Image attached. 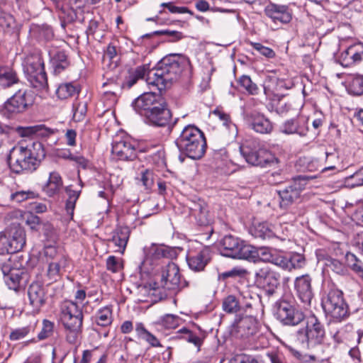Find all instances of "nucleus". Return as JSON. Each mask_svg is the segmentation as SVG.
Returning <instances> with one entry per match:
<instances>
[{"label":"nucleus","instance_id":"864d4df0","mask_svg":"<svg viewBox=\"0 0 363 363\" xmlns=\"http://www.w3.org/2000/svg\"><path fill=\"white\" fill-rule=\"evenodd\" d=\"M87 111L86 102H75L73 104V119L81 121L84 118Z\"/></svg>","mask_w":363,"mask_h":363},{"label":"nucleus","instance_id":"a211bd4d","mask_svg":"<svg viewBox=\"0 0 363 363\" xmlns=\"http://www.w3.org/2000/svg\"><path fill=\"white\" fill-rule=\"evenodd\" d=\"M294 290L301 301L309 306L314 296L311 277L308 274L297 277L294 280Z\"/></svg>","mask_w":363,"mask_h":363},{"label":"nucleus","instance_id":"3c124183","mask_svg":"<svg viewBox=\"0 0 363 363\" xmlns=\"http://www.w3.org/2000/svg\"><path fill=\"white\" fill-rule=\"evenodd\" d=\"M326 265L338 275L343 276L347 273V269L345 265L338 259L330 258L327 260Z\"/></svg>","mask_w":363,"mask_h":363},{"label":"nucleus","instance_id":"de8ad7c7","mask_svg":"<svg viewBox=\"0 0 363 363\" xmlns=\"http://www.w3.org/2000/svg\"><path fill=\"white\" fill-rule=\"evenodd\" d=\"M13 244L10 242L5 232L0 233V255L13 254L17 252L14 250Z\"/></svg>","mask_w":363,"mask_h":363},{"label":"nucleus","instance_id":"ddd939ff","mask_svg":"<svg viewBox=\"0 0 363 363\" xmlns=\"http://www.w3.org/2000/svg\"><path fill=\"white\" fill-rule=\"evenodd\" d=\"M280 277V274L269 266L260 267L255 273V284L269 296L274 294L279 286Z\"/></svg>","mask_w":363,"mask_h":363},{"label":"nucleus","instance_id":"69168bd1","mask_svg":"<svg viewBox=\"0 0 363 363\" xmlns=\"http://www.w3.org/2000/svg\"><path fill=\"white\" fill-rule=\"evenodd\" d=\"M60 18L66 23H72L77 19V13L72 8H62Z\"/></svg>","mask_w":363,"mask_h":363},{"label":"nucleus","instance_id":"ea45409f","mask_svg":"<svg viewBox=\"0 0 363 363\" xmlns=\"http://www.w3.org/2000/svg\"><path fill=\"white\" fill-rule=\"evenodd\" d=\"M21 279V275H20L16 271H11L8 274L4 275L5 284L10 289L15 291H17L19 289Z\"/></svg>","mask_w":363,"mask_h":363},{"label":"nucleus","instance_id":"393cba45","mask_svg":"<svg viewBox=\"0 0 363 363\" xmlns=\"http://www.w3.org/2000/svg\"><path fill=\"white\" fill-rule=\"evenodd\" d=\"M179 248L171 247L162 245L152 244L147 249V257L152 261L159 260L162 258L174 259L178 255Z\"/></svg>","mask_w":363,"mask_h":363},{"label":"nucleus","instance_id":"4be33fe9","mask_svg":"<svg viewBox=\"0 0 363 363\" xmlns=\"http://www.w3.org/2000/svg\"><path fill=\"white\" fill-rule=\"evenodd\" d=\"M123 140H118L115 136V155L118 160H133L136 157L135 147L128 134H123Z\"/></svg>","mask_w":363,"mask_h":363},{"label":"nucleus","instance_id":"9d476101","mask_svg":"<svg viewBox=\"0 0 363 363\" xmlns=\"http://www.w3.org/2000/svg\"><path fill=\"white\" fill-rule=\"evenodd\" d=\"M222 254L228 257L250 259L254 257L253 247L245 244L244 241L232 235L224 236L220 241Z\"/></svg>","mask_w":363,"mask_h":363},{"label":"nucleus","instance_id":"79ce46f5","mask_svg":"<svg viewBox=\"0 0 363 363\" xmlns=\"http://www.w3.org/2000/svg\"><path fill=\"white\" fill-rule=\"evenodd\" d=\"M348 93L353 96H361L363 94V75H357L350 81L348 88Z\"/></svg>","mask_w":363,"mask_h":363},{"label":"nucleus","instance_id":"7ed1b4c3","mask_svg":"<svg viewBox=\"0 0 363 363\" xmlns=\"http://www.w3.org/2000/svg\"><path fill=\"white\" fill-rule=\"evenodd\" d=\"M45 157V151L43 145L35 143L33 145V150L23 146L13 147L7 162L11 170L16 174L32 172L37 169Z\"/></svg>","mask_w":363,"mask_h":363},{"label":"nucleus","instance_id":"0e129e2a","mask_svg":"<svg viewBox=\"0 0 363 363\" xmlns=\"http://www.w3.org/2000/svg\"><path fill=\"white\" fill-rule=\"evenodd\" d=\"M30 332L29 327H23L13 330L9 335V338L12 341H16L25 337Z\"/></svg>","mask_w":363,"mask_h":363},{"label":"nucleus","instance_id":"680f3d73","mask_svg":"<svg viewBox=\"0 0 363 363\" xmlns=\"http://www.w3.org/2000/svg\"><path fill=\"white\" fill-rule=\"evenodd\" d=\"M247 274V271L245 269L240 267H234L233 269L225 272L222 274V277L223 279H227L229 277H244Z\"/></svg>","mask_w":363,"mask_h":363},{"label":"nucleus","instance_id":"f3484780","mask_svg":"<svg viewBox=\"0 0 363 363\" xmlns=\"http://www.w3.org/2000/svg\"><path fill=\"white\" fill-rule=\"evenodd\" d=\"M245 122L249 128L260 134H269L273 130V123L263 113L257 111L246 113Z\"/></svg>","mask_w":363,"mask_h":363},{"label":"nucleus","instance_id":"37998d69","mask_svg":"<svg viewBox=\"0 0 363 363\" xmlns=\"http://www.w3.org/2000/svg\"><path fill=\"white\" fill-rule=\"evenodd\" d=\"M179 332L183 334L182 337V339L189 343L193 344L199 350L203 343V337L186 328L180 329Z\"/></svg>","mask_w":363,"mask_h":363},{"label":"nucleus","instance_id":"c03bdc74","mask_svg":"<svg viewBox=\"0 0 363 363\" xmlns=\"http://www.w3.org/2000/svg\"><path fill=\"white\" fill-rule=\"evenodd\" d=\"M325 157V167L323 169V172L326 170H332L335 169V164L339 162L338 152L333 149L331 151L326 150L323 152Z\"/></svg>","mask_w":363,"mask_h":363},{"label":"nucleus","instance_id":"423d86ee","mask_svg":"<svg viewBox=\"0 0 363 363\" xmlns=\"http://www.w3.org/2000/svg\"><path fill=\"white\" fill-rule=\"evenodd\" d=\"M240 152L245 161L252 166L274 167L280 162L274 153L255 141H246L242 144Z\"/></svg>","mask_w":363,"mask_h":363},{"label":"nucleus","instance_id":"72a5a7b5","mask_svg":"<svg viewBox=\"0 0 363 363\" xmlns=\"http://www.w3.org/2000/svg\"><path fill=\"white\" fill-rule=\"evenodd\" d=\"M62 186V180L60 174L52 172L50 173L49 179L43 189L49 196H52L59 191Z\"/></svg>","mask_w":363,"mask_h":363},{"label":"nucleus","instance_id":"6e6552de","mask_svg":"<svg viewBox=\"0 0 363 363\" xmlns=\"http://www.w3.org/2000/svg\"><path fill=\"white\" fill-rule=\"evenodd\" d=\"M322 307L326 315L335 321L340 322L349 316L348 306L340 290L331 289L323 300Z\"/></svg>","mask_w":363,"mask_h":363},{"label":"nucleus","instance_id":"603ef678","mask_svg":"<svg viewBox=\"0 0 363 363\" xmlns=\"http://www.w3.org/2000/svg\"><path fill=\"white\" fill-rule=\"evenodd\" d=\"M346 259L348 265L355 273L357 274L363 271V263L354 254L350 252L347 253Z\"/></svg>","mask_w":363,"mask_h":363},{"label":"nucleus","instance_id":"58836bf2","mask_svg":"<svg viewBox=\"0 0 363 363\" xmlns=\"http://www.w3.org/2000/svg\"><path fill=\"white\" fill-rule=\"evenodd\" d=\"M289 272L294 269H300L303 268L306 264V259L303 254L294 252L288 255Z\"/></svg>","mask_w":363,"mask_h":363},{"label":"nucleus","instance_id":"5fc2aeb1","mask_svg":"<svg viewBox=\"0 0 363 363\" xmlns=\"http://www.w3.org/2000/svg\"><path fill=\"white\" fill-rule=\"evenodd\" d=\"M38 196V194L33 191H19L11 194V200L21 203L29 199Z\"/></svg>","mask_w":363,"mask_h":363},{"label":"nucleus","instance_id":"20e7f679","mask_svg":"<svg viewBox=\"0 0 363 363\" xmlns=\"http://www.w3.org/2000/svg\"><path fill=\"white\" fill-rule=\"evenodd\" d=\"M175 144L182 154L192 160L201 159L206 152L204 134L194 125H186L176 139Z\"/></svg>","mask_w":363,"mask_h":363},{"label":"nucleus","instance_id":"cd10ccee","mask_svg":"<svg viewBox=\"0 0 363 363\" xmlns=\"http://www.w3.org/2000/svg\"><path fill=\"white\" fill-rule=\"evenodd\" d=\"M30 305L35 309L39 310L45 303V293L43 286L38 282L32 283L28 289Z\"/></svg>","mask_w":363,"mask_h":363},{"label":"nucleus","instance_id":"412c9836","mask_svg":"<svg viewBox=\"0 0 363 363\" xmlns=\"http://www.w3.org/2000/svg\"><path fill=\"white\" fill-rule=\"evenodd\" d=\"M211 260V251L204 247L198 252H189L186 255V261L189 268L194 272L203 271Z\"/></svg>","mask_w":363,"mask_h":363},{"label":"nucleus","instance_id":"1a4fd4ad","mask_svg":"<svg viewBox=\"0 0 363 363\" xmlns=\"http://www.w3.org/2000/svg\"><path fill=\"white\" fill-rule=\"evenodd\" d=\"M24 72L30 85L38 90L48 86V79L44 62L39 55L28 56L24 63Z\"/></svg>","mask_w":363,"mask_h":363},{"label":"nucleus","instance_id":"7c9ffc66","mask_svg":"<svg viewBox=\"0 0 363 363\" xmlns=\"http://www.w3.org/2000/svg\"><path fill=\"white\" fill-rule=\"evenodd\" d=\"M18 82L17 72L12 67L0 66V86L10 87Z\"/></svg>","mask_w":363,"mask_h":363},{"label":"nucleus","instance_id":"a18cd8bd","mask_svg":"<svg viewBox=\"0 0 363 363\" xmlns=\"http://www.w3.org/2000/svg\"><path fill=\"white\" fill-rule=\"evenodd\" d=\"M238 84L250 94L256 95L259 93V87L248 75H242L238 80Z\"/></svg>","mask_w":363,"mask_h":363},{"label":"nucleus","instance_id":"49530a36","mask_svg":"<svg viewBox=\"0 0 363 363\" xmlns=\"http://www.w3.org/2000/svg\"><path fill=\"white\" fill-rule=\"evenodd\" d=\"M96 323L101 326H107L112 323V311L110 308H105L98 312Z\"/></svg>","mask_w":363,"mask_h":363},{"label":"nucleus","instance_id":"5701e85b","mask_svg":"<svg viewBox=\"0 0 363 363\" xmlns=\"http://www.w3.org/2000/svg\"><path fill=\"white\" fill-rule=\"evenodd\" d=\"M281 131L287 135L296 134L304 137L308 131V119L301 117L287 120L281 126Z\"/></svg>","mask_w":363,"mask_h":363},{"label":"nucleus","instance_id":"052dcab7","mask_svg":"<svg viewBox=\"0 0 363 363\" xmlns=\"http://www.w3.org/2000/svg\"><path fill=\"white\" fill-rule=\"evenodd\" d=\"M251 45L255 50L267 58H273L275 56V52L272 49L264 46L261 43H251Z\"/></svg>","mask_w":363,"mask_h":363},{"label":"nucleus","instance_id":"13d9d810","mask_svg":"<svg viewBox=\"0 0 363 363\" xmlns=\"http://www.w3.org/2000/svg\"><path fill=\"white\" fill-rule=\"evenodd\" d=\"M161 7L166 8L172 13H190L193 15V12L190 11L187 7L185 6H177L173 2L162 3Z\"/></svg>","mask_w":363,"mask_h":363},{"label":"nucleus","instance_id":"bb28decb","mask_svg":"<svg viewBox=\"0 0 363 363\" xmlns=\"http://www.w3.org/2000/svg\"><path fill=\"white\" fill-rule=\"evenodd\" d=\"M13 248L17 252L21 250L26 245V233L23 227L18 223H12L5 232Z\"/></svg>","mask_w":363,"mask_h":363},{"label":"nucleus","instance_id":"09e8293b","mask_svg":"<svg viewBox=\"0 0 363 363\" xmlns=\"http://www.w3.org/2000/svg\"><path fill=\"white\" fill-rule=\"evenodd\" d=\"M67 259L65 257H62L57 262H50L48 266V275L50 279H55L60 275V269L65 267Z\"/></svg>","mask_w":363,"mask_h":363},{"label":"nucleus","instance_id":"2f4dec72","mask_svg":"<svg viewBox=\"0 0 363 363\" xmlns=\"http://www.w3.org/2000/svg\"><path fill=\"white\" fill-rule=\"evenodd\" d=\"M80 91L81 88L78 83H62L58 86L56 90V95L60 99H67L78 95Z\"/></svg>","mask_w":363,"mask_h":363},{"label":"nucleus","instance_id":"a19ab883","mask_svg":"<svg viewBox=\"0 0 363 363\" xmlns=\"http://www.w3.org/2000/svg\"><path fill=\"white\" fill-rule=\"evenodd\" d=\"M276 251V250L269 247H260L255 250L253 247L254 257H252L249 260H254L255 258L259 257L264 262L271 263Z\"/></svg>","mask_w":363,"mask_h":363},{"label":"nucleus","instance_id":"a878e982","mask_svg":"<svg viewBox=\"0 0 363 363\" xmlns=\"http://www.w3.org/2000/svg\"><path fill=\"white\" fill-rule=\"evenodd\" d=\"M265 13L274 23H288L292 18L291 11L284 5L271 4L266 8Z\"/></svg>","mask_w":363,"mask_h":363},{"label":"nucleus","instance_id":"4c0bfd02","mask_svg":"<svg viewBox=\"0 0 363 363\" xmlns=\"http://www.w3.org/2000/svg\"><path fill=\"white\" fill-rule=\"evenodd\" d=\"M66 193L68 194L69 198L66 201L65 208L68 215L71 217L74 215V210L75 208V203L79 199L81 191L72 189L71 186H68L65 189Z\"/></svg>","mask_w":363,"mask_h":363},{"label":"nucleus","instance_id":"e433bc0d","mask_svg":"<svg viewBox=\"0 0 363 363\" xmlns=\"http://www.w3.org/2000/svg\"><path fill=\"white\" fill-rule=\"evenodd\" d=\"M240 301L234 295H228L222 303L223 310L227 313H237L240 311Z\"/></svg>","mask_w":363,"mask_h":363},{"label":"nucleus","instance_id":"473e14b6","mask_svg":"<svg viewBox=\"0 0 363 363\" xmlns=\"http://www.w3.org/2000/svg\"><path fill=\"white\" fill-rule=\"evenodd\" d=\"M130 229L127 226H119L116 231L115 246L118 247L115 252L123 254L130 237Z\"/></svg>","mask_w":363,"mask_h":363},{"label":"nucleus","instance_id":"9b49d317","mask_svg":"<svg viewBox=\"0 0 363 363\" xmlns=\"http://www.w3.org/2000/svg\"><path fill=\"white\" fill-rule=\"evenodd\" d=\"M308 180V177L306 176H298L284 188L277 191L281 208L286 209L300 199L301 193L305 189Z\"/></svg>","mask_w":363,"mask_h":363},{"label":"nucleus","instance_id":"0eeeda50","mask_svg":"<svg viewBox=\"0 0 363 363\" xmlns=\"http://www.w3.org/2000/svg\"><path fill=\"white\" fill-rule=\"evenodd\" d=\"M325 337L324 325L314 315L306 318V327L296 333L297 341L303 347L310 349L323 344Z\"/></svg>","mask_w":363,"mask_h":363},{"label":"nucleus","instance_id":"6e6d98bb","mask_svg":"<svg viewBox=\"0 0 363 363\" xmlns=\"http://www.w3.org/2000/svg\"><path fill=\"white\" fill-rule=\"evenodd\" d=\"M53 329L54 323L48 320H44L42 330L38 335V339L41 340L50 337L53 333Z\"/></svg>","mask_w":363,"mask_h":363},{"label":"nucleus","instance_id":"774afa93","mask_svg":"<svg viewBox=\"0 0 363 363\" xmlns=\"http://www.w3.org/2000/svg\"><path fill=\"white\" fill-rule=\"evenodd\" d=\"M156 34L159 35H167L172 38V40H179L184 38L182 33L177 30H171L169 29L162 30L155 32Z\"/></svg>","mask_w":363,"mask_h":363},{"label":"nucleus","instance_id":"c85d7f7f","mask_svg":"<svg viewBox=\"0 0 363 363\" xmlns=\"http://www.w3.org/2000/svg\"><path fill=\"white\" fill-rule=\"evenodd\" d=\"M250 233L256 238L262 240L276 237L275 228L267 222H255L249 230Z\"/></svg>","mask_w":363,"mask_h":363},{"label":"nucleus","instance_id":"4d7b16f0","mask_svg":"<svg viewBox=\"0 0 363 363\" xmlns=\"http://www.w3.org/2000/svg\"><path fill=\"white\" fill-rule=\"evenodd\" d=\"M272 264L279 267V268L288 271L289 269V261L288 256H284L279 254L277 251H276L273 259L271 262Z\"/></svg>","mask_w":363,"mask_h":363},{"label":"nucleus","instance_id":"f8f14e48","mask_svg":"<svg viewBox=\"0 0 363 363\" xmlns=\"http://www.w3.org/2000/svg\"><path fill=\"white\" fill-rule=\"evenodd\" d=\"M277 318L284 325L295 326L305 319L304 313L294 303L281 299L275 303Z\"/></svg>","mask_w":363,"mask_h":363},{"label":"nucleus","instance_id":"c756f323","mask_svg":"<svg viewBox=\"0 0 363 363\" xmlns=\"http://www.w3.org/2000/svg\"><path fill=\"white\" fill-rule=\"evenodd\" d=\"M113 58V46L110 43L107 48V50L104 52L101 63H102V69L104 71L103 74L104 78L106 80V82H104L103 86H106V85L111 84L113 78V68L112 67V62Z\"/></svg>","mask_w":363,"mask_h":363},{"label":"nucleus","instance_id":"aec40b11","mask_svg":"<svg viewBox=\"0 0 363 363\" xmlns=\"http://www.w3.org/2000/svg\"><path fill=\"white\" fill-rule=\"evenodd\" d=\"M233 326L238 335L242 338H247L257 333L258 322L254 315L249 314L236 318Z\"/></svg>","mask_w":363,"mask_h":363},{"label":"nucleus","instance_id":"f03ea898","mask_svg":"<svg viewBox=\"0 0 363 363\" xmlns=\"http://www.w3.org/2000/svg\"><path fill=\"white\" fill-rule=\"evenodd\" d=\"M132 106L153 125L164 126L172 117L166 100L160 93L145 92L132 102Z\"/></svg>","mask_w":363,"mask_h":363},{"label":"nucleus","instance_id":"f257e3e1","mask_svg":"<svg viewBox=\"0 0 363 363\" xmlns=\"http://www.w3.org/2000/svg\"><path fill=\"white\" fill-rule=\"evenodd\" d=\"M189 59L178 54H171L163 57L156 67L150 69L149 65H143L130 70L121 84L123 89L131 88L139 80H143L148 85L157 87L162 91L169 87L173 82L177 81L182 71L189 66Z\"/></svg>","mask_w":363,"mask_h":363},{"label":"nucleus","instance_id":"2eb2a0df","mask_svg":"<svg viewBox=\"0 0 363 363\" xmlns=\"http://www.w3.org/2000/svg\"><path fill=\"white\" fill-rule=\"evenodd\" d=\"M160 284L167 290H176L181 284L179 268L175 263L168 261L159 274Z\"/></svg>","mask_w":363,"mask_h":363},{"label":"nucleus","instance_id":"4468645a","mask_svg":"<svg viewBox=\"0 0 363 363\" xmlns=\"http://www.w3.org/2000/svg\"><path fill=\"white\" fill-rule=\"evenodd\" d=\"M34 102L30 91L19 89L4 104V108L11 113H18L25 111Z\"/></svg>","mask_w":363,"mask_h":363},{"label":"nucleus","instance_id":"c9c22d12","mask_svg":"<svg viewBox=\"0 0 363 363\" xmlns=\"http://www.w3.org/2000/svg\"><path fill=\"white\" fill-rule=\"evenodd\" d=\"M16 130L21 137H29L34 134L44 135L50 132V130L44 125L26 127L18 126L16 128Z\"/></svg>","mask_w":363,"mask_h":363},{"label":"nucleus","instance_id":"6ab92c4d","mask_svg":"<svg viewBox=\"0 0 363 363\" xmlns=\"http://www.w3.org/2000/svg\"><path fill=\"white\" fill-rule=\"evenodd\" d=\"M363 60V43L350 45L338 57V62L344 67H350Z\"/></svg>","mask_w":363,"mask_h":363},{"label":"nucleus","instance_id":"e2e57ef3","mask_svg":"<svg viewBox=\"0 0 363 363\" xmlns=\"http://www.w3.org/2000/svg\"><path fill=\"white\" fill-rule=\"evenodd\" d=\"M164 326L167 328H174L179 325V318L172 314H167L162 318Z\"/></svg>","mask_w":363,"mask_h":363},{"label":"nucleus","instance_id":"8fccbe9b","mask_svg":"<svg viewBox=\"0 0 363 363\" xmlns=\"http://www.w3.org/2000/svg\"><path fill=\"white\" fill-rule=\"evenodd\" d=\"M347 186L354 188L363 185V167L345 179Z\"/></svg>","mask_w":363,"mask_h":363},{"label":"nucleus","instance_id":"b1692460","mask_svg":"<svg viewBox=\"0 0 363 363\" xmlns=\"http://www.w3.org/2000/svg\"><path fill=\"white\" fill-rule=\"evenodd\" d=\"M188 207L190 214L195 217L199 225H206L211 222L208 206L203 200L191 201Z\"/></svg>","mask_w":363,"mask_h":363},{"label":"nucleus","instance_id":"f704fd0d","mask_svg":"<svg viewBox=\"0 0 363 363\" xmlns=\"http://www.w3.org/2000/svg\"><path fill=\"white\" fill-rule=\"evenodd\" d=\"M135 332L139 338L149 342L152 347H162L158 339L150 333L142 323H138L136 324Z\"/></svg>","mask_w":363,"mask_h":363},{"label":"nucleus","instance_id":"bf43d9fd","mask_svg":"<svg viewBox=\"0 0 363 363\" xmlns=\"http://www.w3.org/2000/svg\"><path fill=\"white\" fill-rule=\"evenodd\" d=\"M230 363H260L253 355L247 354H239L235 355Z\"/></svg>","mask_w":363,"mask_h":363},{"label":"nucleus","instance_id":"338daca9","mask_svg":"<svg viewBox=\"0 0 363 363\" xmlns=\"http://www.w3.org/2000/svg\"><path fill=\"white\" fill-rule=\"evenodd\" d=\"M140 181L146 189H150L154 184L152 173L148 170H145L142 174Z\"/></svg>","mask_w":363,"mask_h":363},{"label":"nucleus","instance_id":"dca6fc26","mask_svg":"<svg viewBox=\"0 0 363 363\" xmlns=\"http://www.w3.org/2000/svg\"><path fill=\"white\" fill-rule=\"evenodd\" d=\"M50 65L54 75H60L70 66V60L66 50L51 44L48 50Z\"/></svg>","mask_w":363,"mask_h":363},{"label":"nucleus","instance_id":"39448f33","mask_svg":"<svg viewBox=\"0 0 363 363\" xmlns=\"http://www.w3.org/2000/svg\"><path fill=\"white\" fill-rule=\"evenodd\" d=\"M60 319L65 329L66 341L73 345L78 344L83 323V313L80 308L73 301H64L60 307Z\"/></svg>","mask_w":363,"mask_h":363}]
</instances>
